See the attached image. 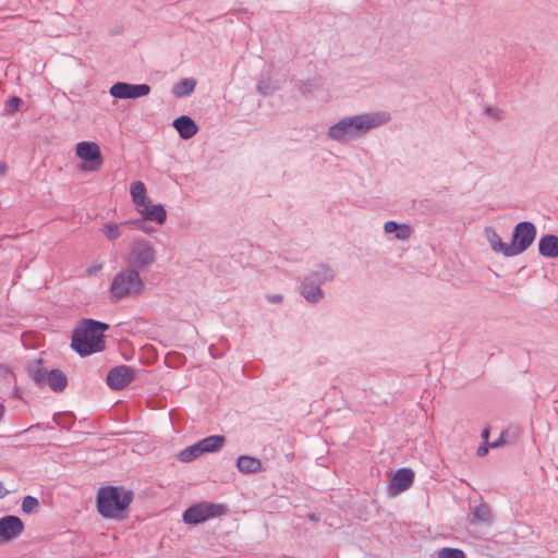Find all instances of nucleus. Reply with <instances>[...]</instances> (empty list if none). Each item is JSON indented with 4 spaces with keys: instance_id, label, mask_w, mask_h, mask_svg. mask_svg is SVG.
I'll use <instances>...</instances> for the list:
<instances>
[{
    "instance_id": "1",
    "label": "nucleus",
    "mask_w": 558,
    "mask_h": 558,
    "mask_svg": "<svg viewBox=\"0 0 558 558\" xmlns=\"http://www.w3.org/2000/svg\"><path fill=\"white\" fill-rule=\"evenodd\" d=\"M390 120L391 116L387 111H371L344 117L328 128L327 135L338 143H344L361 138L369 131L387 124Z\"/></svg>"
},
{
    "instance_id": "2",
    "label": "nucleus",
    "mask_w": 558,
    "mask_h": 558,
    "mask_svg": "<svg viewBox=\"0 0 558 558\" xmlns=\"http://www.w3.org/2000/svg\"><path fill=\"white\" fill-rule=\"evenodd\" d=\"M109 329V325L92 319L84 318L80 322L72 335V349L81 356H88L105 349L104 332Z\"/></svg>"
},
{
    "instance_id": "3",
    "label": "nucleus",
    "mask_w": 558,
    "mask_h": 558,
    "mask_svg": "<svg viewBox=\"0 0 558 558\" xmlns=\"http://www.w3.org/2000/svg\"><path fill=\"white\" fill-rule=\"evenodd\" d=\"M336 271L332 266L326 263L316 264L302 278L299 292L310 304H317L324 298L323 284L332 282Z\"/></svg>"
},
{
    "instance_id": "4",
    "label": "nucleus",
    "mask_w": 558,
    "mask_h": 558,
    "mask_svg": "<svg viewBox=\"0 0 558 558\" xmlns=\"http://www.w3.org/2000/svg\"><path fill=\"white\" fill-rule=\"evenodd\" d=\"M134 494L121 486L100 488L97 495L98 512L107 519H118L130 506Z\"/></svg>"
},
{
    "instance_id": "5",
    "label": "nucleus",
    "mask_w": 558,
    "mask_h": 558,
    "mask_svg": "<svg viewBox=\"0 0 558 558\" xmlns=\"http://www.w3.org/2000/svg\"><path fill=\"white\" fill-rule=\"evenodd\" d=\"M143 288L144 283L140 272L128 266L126 269L114 275L110 284L111 298L114 302H118L126 296L141 293Z\"/></svg>"
},
{
    "instance_id": "6",
    "label": "nucleus",
    "mask_w": 558,
    "mask_h": 558,
    "mask_svg": "<svg viewBox=\"0 0 558 558\" xmlns=\"http://www.w3.org/2000/svg\"><path fill=\"white\" fill-rule=\"evenodd\" d=\"M156 262V250L149 241L141 239L132 243L126 256L128 266L138 272L147 269Z\"/></svg>"
},
{
    "instance_id": "7",
    "label": "nucleus",
    "mask_w": 558,
    "mask_h": 558,
    "mask_svg": "<svg viewBox=\"0 0 558 558\" xmlns=\"http://www.w3.org/2000/svg\"><path fill=\"white\" fill-rule=\"evenodd\" d=\"M227 507L221 504L203 501L189 507L182 514L184 523L197 525L207 520L220 517L227 512Z\"/></svg>"
},
{
    "instance_id": "8",
    "label": "nucleus",
    "mask_w": 558,
    "mask_h": 558,
    "mask_svg": "<svg viewBox=\"0 0 558 558\" xmlns=\"http://www.w3.org/2000/svg\"><path fill=\"white\" fill-rule=\"evenodd\" d=\"M536 227L531 221L517 223L512 231L511 253L512 257L525 252L536 238Z\"/></svg>"
},
{
    "instance_id": "9",
    "label": "nucleus",
    "mask_w": 558,
    "mask_h": 558,
    "mask_svg": "<svg viewBox=\"0 0 558 558\" xmlns=\"http://www.w3.org/2000/svg\"><path fill=\"white\" fill-rule=\"evenodd\" d=\"M109 93L118 99H136L147 96L150 93V86L147 84L118 82L110 87Z\"/></svg>"
},
{
    "instance_id": "10",
    "label": "nucleus",
    "mask_w": 558,
    "mask_h": 558,
    "mask_svg": "<svg viewBox=\"0 0 558 558\" xmlns=\"http://www.w3.org/2000/svg\"><path fill=\"white\" fill-rule=\"evenodd\" d=\"M76 155L82 160L89 162L88 166L83 167L84 170L95 171L102 165L100 148L94 142H80L76 145Z\"/></svg>"
},
{
    "instance_id": "11",
    "label": "nucleus",
    "mask_w": 558,
    "mask_h": 558,
    "mask_svg": "<svg viewBox=\"0 0 558 558\" xmlns=\"http://www.w3.org/2000/svg\"><path fill=\"white\" fill-rule=\"evenodd\" d=\"M135 378L134 369L129 365L112 367L107 374V385L113 390H121Z\"/></svg>"
},
{
    "instance_id": "12",
    "label": "nucleus",
    "mask_w": 558,
    "mask_h": 558,
    "mask_svg": "<svg viewBox=\"0 0 558 558\" xmlns=\"http://www.w3.org/2000/svg\"><path fill=\"white\" fill-rule=\"evenodd\" d=\"M24 531L23 521L16 515H5L0 519V543H7Z\"/></svg>"
},
{
    "instance_id": "13",
    "label": "nucleus",
    "mask_w": 558,
    "mask_h": 558,
    "mask_svg": "<svg viewBox=\"0 0 558 558\" xmlns=\"http://www.w3.org/2000/svg\"><path fill=\"white\" fill-rule=\"evenodd\" d=\"M414 481V472L411 469H399L390 480L389 490L398 495L409 489Z\"/></svg>"
},
{
    "instance_id": "14",
    "label": "nucleus",
    "mask_w": 558,
    "mask_h": 558,
    "mask_svg": "<svg viewBox=\"0 0 558 558\" xmlns=\"http://www.w3.org/2000/svg\"><path fill=\"white\" fill-rule=\"evenodd\" d=\"M470 521L475 525H490L494 521L490 506L482 501L471 506Z\"/></svg>"
},
{
    "instance_id": "15",
    "label": "nucleus",
    "mask_w": 558,
    "mask_h": 558,
    "mask_svg": "<svg viewBox=\"0 0 558 558\" xmlns=\"http://www.w3.org/2000/svg\"><path fill=\"white\" fill-rule=\"evenodd\" d=\"M484 234L493 252L502 254L506 257H512L511 245L505 243L493 227H486Z\"/></svg>"
},
{
    "instance_id": "16",
    "label": "nucleus",
    "mask_w": 558,
    "mask_h": 558,
    "mask_svg": "<svg viewBox=\"0 0 558 558\" xmlns=\"http://www.w3.org/2000/svg\"><path fill=\"white\" fill-rule=\"evenodd\" d=\"M172 125L175 129V131L179 133L180 137L183 140H190L198 131L197 124L189 116H181V117L174 119Z\"/></svg>"
},
{
    "instance_id": "17",
    "label": "nucleus",
    "mask_w": 558,
    "mask_h": 558,
    "mask_svg": "<svg viewBox=\"0 0 558 558\" xmlns=\"http://www.w3.org/2000/svg\"><path fill=\"white\" fill-rule=\"evenodd\" d=\"M538 252L547 258H558V236L546 234L538 241Z\"/></svg>"
},
{
    "instance_id": "18",
    "label": "nucleus",
    "mask_w": 558,
    "mask_h": 558,
    "mask_svg": "<svg viewBox=\"0 0 558 558\" xmlns=\"http://www.w3.org/2000/svg\"><path fill=\"white\" fill-rule=\"evenodd\" d=\"M141 214L144 217V219H147L148 221H154L158 225H162L167 219V211L165 207L160 204L157 205H149L146 204L142 206Z\"/></svg>"
},
{
    "instance_id": "19",
    "label": "nucleus",
    "mask_w": 558,
    "mask_h": 558,
    "mask_svg": "<svg viewBox=\"0 0 558 558\" xmlns=\"http://www.w3.org/2000/svg\"><path fill=\"white\" fill-rule=\"evenodd\" d=\"M46 385L54 392H61L68 385V378L61 369H51L47 376Z\"/></svg>"
},
{
    "instance_id": "20",
    "label": "nucleus",
    "mask_w": 558,
    "mask_h": 558,
    "mask_svg": "<svg viewBox=\"0 0 558 558\" xmlns=\"http://www.w3.org/2000/svg\"><path fill=\"white\" fill-rule=\"evenodd\" d=\"M236 468L241 473H257L262 470V462L251 456H240L236 460Z\"/></svg>"
},
{
    "instance_id": "21",
    "label": "nucleus",
    "mask_w": 558,
    "mask_h": 558,
    "mask_svg": "<svg viewBox=\"0 0 558 558\" xmlns=\"http://www.w3.org/2000/svg\"><path fill=\"white\" fill-rule=\"evenodd\" d=\"M384 230L386 233H395V236L398 240H402V241L410 239V236L412 234V229L409 225H405V223L400 225L392 220L387 221L384 225Z\"/></svg>"
},
{
    "instance_id": "22",
    "label": "nucleus",
    "mask_w": 558,
    "mask_h": 558,
    "mask_svg": "<svg viewBox=\"0 0 558 558\" xmlns=\"http://www.w3.org/2000/svg\"><path fill=\"white\" fill-rule=\"evenodd\" d=\"M225 441H226V438L223 436L211 435V436H208L197 442H198V445H201L202 452L207 453V452L218 451L222 447Z\"/></svg>"
},
{
    "instance_id": "23",
    "label": "nucleus",
    "mask_w": 558,
    "mask_h": 558,
    "mask_svg": "<svg viewBox=\"0 0 558 558\" xmlns=\"http://www.w3.org/2000/svg\"><path fill=\"white\" fill-rule=\"evenodd\" d=\"M49 372L41 365V360H37L34 364L29 365L28 373L31 378L38 385L45 386Z\"/></svg>"
},
{
    "instance_id": "24",
    "label": "nucleus",
    "mask_w": 558,
    "mask_h": 558,
    "mask_svg": "<svg viewBox=\"0 0 558 558\" xmlns=\"http://www.w3.org/2000/svg\"><path fill=\"white\" fill-rule=\"evenodd\" d=\"M130 193L133 199V203L142 207L146 204V187L142 181H135L131 184Z\"/></svg>"
},
{
    "instance_id": "25",
    "label": "nucleus",
    "mask_w": 558,
    "mask_h": 558,
    "mask_svg": "<svg viewBox=\"0 0 558 558\" xmlns=\"http://www.w3.org/2000/svg\"><path fill=\"white\" fill-rule=\"evenodd\" d=\"M195 86L196 81L194 78H183L173 86L172 93L177 97H185L194 92Z\"/></svg>"
},
{
    "instance_id": "26",
    "label": "nucleus",
    "mask_w": 558,
    "mask_h": 558,
    "mask_svg": "<svg viewBox=\"0 0 558 558\" xmlns=\"http://www.w3.org/2000/svg\"><path fill=\"white\" fill-rule=\"evenodd\" d=\"M202 454H203V452H202L201 445H198V442H196V444L189 446L185 449L181 450L178 454V459L181 462H191Z\"/></svg>"
},
{
    "instance_id": "27",
    "label": "nucleus",
    "mask_w": 558,
    "mask_h": 558,
    "mask_svg": "<svg viewBox=\"0 0 558 558\" xmlns=\"http://www.w3.org/2000/svg\"><path fill=\"white\" fill-rule=\"evenodd\" d=\"M437 558H465V553L459 548L444 547L437 551Z\"/></svg>"
},
{
    "instance_id": "28",
    "label": "nucleus",
    "mask_w": 558,
    "mask_h": 558,
    "mask_svg": "<svg viewBox=\"0 0 558 558\" xmlns=\"http://www.w3.org/2000/svg\"><path fill=\"white\" fill-rule=\"evenodd\" d=\"M102 232L106 235V238L110 241H114L121 235L119 225L114 222L106 223L102 229Z\"/></svg>"
},
{
    "instance_id": "29",
    "label": "nucleus",
    "mask_w": 558,
    "mask_h": 558,
    "mask_svg": "<svg viewBox=\"0 0 558 558\" xmlns=\"http://www.w3.org/2000/svg\"><path fill=\"white\" fill-rule=\"evenodd\" d=\"M39 507V501L36 497L31 495L25 496L22 501V511L25 513H33Z\"/></svg>"
},
{
    "instance_id": "30",
    "label": "nucleus",
    "mask_w": 558,
    "mask_h": 558,
    "mask_svg": "<svg viewBox=\"0 0 558 558\" xmlns=\"http://www.w3.org/2000/svg\"><path fill=\"white\" fill-rule=\"evenodd\" d=\"M21 104V99L19 97L12 96L5 101L4 110L8 114H13L19 110Z\"/></svg>"
},
{
    "instance_id": "31",
    "label": "nucleus",
    "mask_w": 558,
    "mask_h": 558,
    "mask_svg": "<svg viewBox=\"0 0 558 558\" xmlns=\"http://www.w3.org/2000/svg\"><path fill=\"white\" fill-rule=\"evenodd\" d=\"M146 221H147V219H144V217H142L141 219L128 220V221L123 222L122 225L123 226L134 225L137 227V229L142 230L143 232L150 233V232H153V229L147 227Z\"/></svg>"
},
{
    "instance_id": "32",
    "label": "nucleus",
    "mask_w": 558,
    "mask_h": 558,
    "mask_svg": "<svg viewBox=\"0 0 558 558\" xmlns=\"http://www.w3.org/2000/svg\"><path fill=\"white\" fill-rule=\"evenodd\" d=\"M257 92L264 96H269L275 92V87L269 82L260 81L257 86Z\"/></svg>"
},
{
    "instance_id": "33",
    "label": "nucleus",
    "mask_w": 558,
    "mask_h": 558,
    "mask_svg": "<svg viewBox=\"0 0 558 558\" xmlns=\"http://www.w3.org/2000/svg\"><path fill=\"white\" fill-rule=\"evenodd\" d=\"M506 444H507L506 432H502L500 434V436L498 437V439H496V440H494L493 442L489 444V447L490 448H499V447H502Z\"/></svg>"
},
{
    "instance_id": "34",
    "label": "nucleus",
    "mask_w": 558,
    "mask_h": 558,
    "mask_svg": "<svg viewBox=\"0 0 558 558\" xmlns=\"http://www.w3.org/2000/svg\"><path fill=\"white\" fill-rule=\"evenodd\" d=\"M266 299L269 303L279 304L283 301V295L282 294H268V295H266Z\"/></svg>"
},
{
    "instance_id": "35",
    "label": "nucleus",
    "mask_w": 558,
    "mask_h": 558,
    "mask_svg": "<svg viewBox=\"0 0 558 558\" xmlns=\"http://www.w3.org/2000/svg\"><path fill=\"white\" fill-rule=\"evenodd\" d=\"M489 444H485V445H482L477 448V456L478 457H484L488 453V450H489Z\"/></svg>"
},
{
    "instance_id": "36",
    "label": "nucleus",
    "mask_w": 558,
    "mask_h": 558,
    "mask_svg": "<svg viewBox=\"0 0 558 558\" xmlns=\"http://www.w3.org/2000/svg\"><path fill=\"white\" fill-rule=\"evenodd\" d=\"M9 495V490L4 487L3 483L0 481V498H4Z\"/></svg>"
},
{
    "instance_id": "37",
    "label": "nucleus",
    "mask_w": 558,
    "mask_h": 558,
    "mask_svg": "<svg viewBox=\"0 0 558 558\" xmlns=\"http://www.w3.org/2000/svg\"><path fill=\"white\" fill-rule=\"evenodd\" d=\"M63 417V415L61 414H56L53 416V421L58 424V425H61V426H64V424L61 422V418Z\"/></svg>"
},
{
    "instance_id": "38",
    "label": "nucleus",
    "mask_w": 558,
    "mask_h": 558,
    "mask_svg": "<svg viewBox=\"0 0 558 558\" xmlns=\"http://www.w3.org/2000/svg\"><path fill=\"white\" fill-rule=\"evenodd\" d=\"M100 268H101V266H100V265H97V266H94V267L88 268V269H87V272H88L89 275H93V274L97 272Z\"/></svg>"
},
{
    "instance_id": "39",
    "label": "nucleus",
    "mask_w": 558,
    "mask_h": 558,
    "mask_svg": "<svg viewBox=\"0 0 558 558\" xmlns=\"http://www.w3.org/2000/svg\"><path fill=\"white\" fill-rule=\"evenodd\" d=\"M8 166L4 162H0V175L5 174Z\"/></svg>"
},
{
    "instance_id": "40",
    "label": "nucleus",
    "mask_w": 558,
    "mask_h": 558,
    "mask_svg": "<svg viewBox=\"0 0 558 558\" xmlns=\"http://www.w3.org/2000/svg\"><path fill=\"white\" fill-rule=\"evenodd\" d=\"M481 436L483 439L487 440L488 436H489V429L488 428L483 429Z\"/></svg>"
},
{
    "instance_id": "41",
    "label": "nucleus",
    "mask_w": 558,
    "mask_h": 558,
    "mask_svg": "<svg viewBox=\"0 0 558 558\" xmlns=\"http://www.w3.org/2000/svg\"><path fill=\"white\" fill-rule=\"evenodd\" d=\"M4 415V405L0 403V421L3 418Z\"/></svg>"
}]
</instances>
